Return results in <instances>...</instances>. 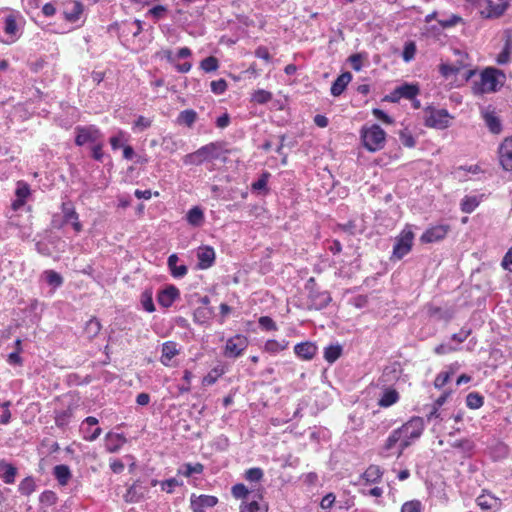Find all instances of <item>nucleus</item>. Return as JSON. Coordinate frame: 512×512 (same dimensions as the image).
I'll list each match as a JSON object with an SVG mask.
<instances>
[{
    "label": "nucleus",
    "mask_w": 512,
    "mask_h": 512,
    "mask_svg": "<svg viewBox=\"0 0 512 512\" xmlns=\"http://www.w3.org/2000/svg\"><path fill=\"white\" fill-rule=\"evenodd\" d=\"M179 485H180L179 481L175 478H170V479H167V480L161 482L162 490L167 493H172L174 491V488Z\"/></svg>",
    "instance_id": "63"
},
{
    "label": "nucleus",
    "mask_w": 512,
    "mask_h": 512,
    "mask_svg": "<svg viewBox=\"0 0 512 512\" xmlns=\"http://www.w3.org/2000/svg\"><path fill=\"white\" fill-rule=\"evenodd\" d=\"M98 139V130H80L75 138V143L82 146L86 143H95Z\"/></svg>",
    "instance_id": "32"
},
{
    "label": "nucleus",
    "mask_w": 512,
    "mask_h": 512,
    "mask_svg": "<svg viewBox=\"0 0 512 512\" xmlns=\"http://www.w3.org/2000/svg\"><path fill=\"white\" fill-rule=\"evenodd\" d=\"M449 230L450 226L447 224L432 226L422 234L420 240L422 243H433L440 241L446 237Z\"/></svg>",
    "instance_id": "15"
},
{
    "label": "nucleus",
    "mask_w": 512,
    "mask_h": 512,
    "mask_svg": "<svg viewBox=\"0 0 512 512\" xmlns=\"http://www.w3.org/2000/svg\"><path fill=\"white\" fill-rule=\"evenodd\" d=\"M126 442V439L121 434L107 433L105 436V448L110 453L118 452Z\"/></svg>",
    "instance_id": "25"
},
{
    "label": "nucleus",
    "mask_w": 512,
    "mask_h": 512,
    "mask_svg": "<svg viewBox=\"0 0 512 512\" xmlns=\"http://www.w3.org/2000/svg\"><path fill=\"white\" fill-rule=\"evenodd\" d=\"M361 139L364 147L370 152L384 148L386 142L385 130H361Z\"/></svg>",
    "instance_id": "8"
},
{
    "label": "nucleus",
    "mask_w": 512,
    "mask_h": 512,
    "mask_svg": "<svg viewBox=\"0 0 512 512\" xmlns=\"http://www.w3.org/2000/svg\"><path fill=\"white\" fill-rule=\"evenodd\" d=\"M381 476L382 472L380 470V467L376 465H370L362 475L363 479H365V481L369 483L377 482L381 478Z\"/></svg>",
    "instance_id": "42"
},
{
    "label": "nucleus",
    "mask_w": 512,
    "mask_h": 512,
    "mask_svg": "<svg viewBox=\"0 0 512 512\" xmlns=\"http://www.w3.org/2000/svg\"><path fill=\"white\" fill-rule=\"evenodd\" d=\"M218 503V498L212 495H191L190 507L193 512H206L207 508H212Z\"/></svg>",
    "instance_id": "13"
},
{
    "label": "nucleus",
    "mask_w": 512,
    "mask_h": 512,
    "mask_svg": "<svg viewBox=\"0 0 512 512\" xmlns=\"http://www.w3.org/2000/svg\"><path fill=\"white\" fill-rule=\"evenodd\" d=\"M227 89V83L224 79H219L211 82V90L215 94H223Z\"/></svg>",
    "instance_id": "60"
},
{
    "label": "nucleus",
    "mask_w": 512,
    "mask_h": 512,
    "mask_svg": "<svg viewBox=\"0 0 512 512\" xmlns=\"http://www.w3.org/2000/svg\"><path fill=\"white\" fill-rule=\"evenodd\" d=\"M263 476V470L259 467L250 468L245 472V479L250 482H259Z\"/></svg>",
    "instance_id": "49"
},
{
    "label": "nucleus",
    "mask_w": 512,
    "mask_h": 512,
    "mask_svg": "<svg viewBox=\"0 0 512 512\" xmlns=\"http://www.w3.org/2000/svg\"><path fill=\"white\" fill-rule=\"evenodd\" d=\"M505 81V74L496 68L488 67L480 73L478 81L473 83L475 94L492 93L499 90Z\"/></svg>",
    "instance_id": "1"
},
{
    "label": "nucleus",
    "mask_w": 512,
    "mask_h": 512,
    "mask_svg": "<svg viewBox=\"0 0 512 512\" xmlns=\"http://www.w3.org/2000/svg\"><path fill=\"white\" fill-rule=\"evenodd\" d=\"M271 174L267 171L263 172L261 176L252 183L251 189L253 192L259 194H266L268 192L267 184Z\"/></svg>",
    "instance_id": "36"
},
{
    "label": "nucleus",
    "mask_w": 512,
    "mask_h": 512,
    "mask_svg": "<svg viewBox=\"0 0 512 512\" xmlns=\"http://www.w3.org/2000/svg\"><path fill=\"white\" fill-rule=\"evenodd\" d=\"M455 55L461 56V63L455 64V63H442L439 66V71L442 74L443 77L449 78L452 75H458L463 71L465 68H467L470 64L468 61V55L464 52H461L459 50H455Z\"/></svg>",
    "instance_id": "11"
},
{
    "label": "nucleus",
    "mask_w": 512,
    "mask_h": 512,
    "mask_svg": "<svg viewBox=\"0 0 512 512\" xmlns=\"http://www.w3.org/2000/svg\"><path fill=\"white\" fill-rule=\"evenodd\" d=\"M0 472V478L5 484H13L15 482L18 471L13 464L0 460Z\"/></svg>",
    "instance_id": "26"
},
{
    "label": "nucleus",
    "mask_w": 512,
    "mask_h": 512,
    "mask_svg": "<svg viewBox=\"0 0 512 512\" xmlns=\"http://www.w3.org/2000/svg\"><path fill=\"white\" fill-rule=\"evenodd\" d=\"M249 493L250 492H249L248 488L242 483L235 484L231 488V494L236 499H243V498L247 497L249 495Z\"/></svg>",
    "instance_id": "53"
},
{
    "label": "nucleus",
    "mask_w": 512,
    "mask_h": 512,
    "mask_svg": "<svg viewBox=\"0 0 512 512\" xmlns=\"http://www.w3.org/2000/svg\"><path fill=\"white\" fill-rule=\"evenodd\" d=\"M419 86L417 84L404 83L394 89V91L387 96L391 102H398L401 98L412 100L419 94Z\"/></svg>",
    "instance_id": "12"
},
{
    "label": "nucleus",
    "mask_w": 512,
    "mask_h": 512,
    "mask_svg": "<svg viewBox=\"0 0 512 512\" xmlns=\"http://www.w3.org/2000/svg\"><path fill=\"white\" fill-rule=\"evenodd\" d=\"M248 344L246 336L237 334L226 341L224 355L228 358H237L246 350Z\"/></svg>",
    "instance_id": "9"
},
{
    "label": "nucleus",
    "mask_w": 512,
    "mask_h": 512,
    "mask_svg": "<svg viewBox=\"0 0 512 512\" xmlns=\"http://www.w3.org/2000/svg\"><path fill=\"white\" fill-rule=\"evenodd\" d=\"M204 219L203 210L198 206H194L186 214L187 222L193 227H200Z\"/></svg>",
    "instance_id": "30"
},
{
    "label": "nucleus",
    "mask_w": 512,
    "mask_h": 512,
    "mask_svg": "<svg viewBox=\"0 0 512 512\" xmlns=\"http://www.w3.org/2000/svg\"><path fill=\"white\" fill-rule=\"evenodd\" d=\"M23 18L19 12H10L4 17V32L7 43L15 42L21 35Z\"/></svg>",
    "instance_id": "6"
},
{
    "label": "nucleus",
    "mask_w": 512,
    "mask_h": 512,
    "mask_svg": "<svg viewBox=\"0 0 512 512\" xmlns=\"http://www.w3.org/2000/svg\"><path fill=\"white\" fill-rule=\"evenodd\" d=\"M351 80L352 75L350 72H344L339 75L331 86V94L333 96L341 95Z\"/></svg>",
    "instance_id": "27"
},
{
    "label": "nucleus",
    "mask_w": 512,
    "mask_h": 512,
    "mask_svg": "<svg viewBox=\"0 0 512 512\" xmlns=\"http://www.w3.org/2000/svg\"><path fill=\"white\" fill-rule=\"evenodd\" d=\"M399 393L392 388H385L378 400V405L383 408L392 406L399 401Z\"/></svg>",
    "instance_id": "29"
},
{
    "label": "nucleus",
    "mask_w": 512,
    "mask_h": 512,
    "mask_svg": "<svg viewBox=\"0 0 512 512\" xmlns=\"http://www.w3.org/2000/svg\"><path fill=\"white\" fill-rule=\"evenodd\" d=\"M179 296V289L174 285H169L158 293L157 300L162 307L168 308Z\"/></svg>",
    "instance_id": "21"
},
{
    "label": "nucleus",
    "mask_w": 512,
    "mask_h": 512,
    "mask_svg": "<svg viewBox=\"0 0 512 512\" xmlns=\"http://www.w3.org/2000/svg\"><path fill=\"white\" fill-rule=\"evenodd\" d=\"M424 428V420L421 417H412L401 427L397 428L402 439L400 449L397 451L398 457L402 455L403 451L408 448L413 441L420 438Z\"/></svg>",
    "instance_id": "3"
},
{
    "label": "nucleus",
    "mask_w": 512,
    "mask_h": 512,
    "mask_svg": "<svg viewBox=\"0 0 512 512\" xmlns=\"http://www.w3.org/2000/svg\"><path fill=\"white\" fill-rule=\"evenodd\" d=\"M511 54H512V39L510 37H508L505 41L503 50L497 56V59H496L497 63L500 65L509 63L511 61Z\"/></svg>",
    "instance_id": "38"
},
{
    "label": "nucleus",
    "mask_w": 512,
    "mask_h": 512,
    "mask_svg": "<svg viewBox=\"0 0 512 512\" xmlns=\"http://www.w3.org/2000/svg\"><path fill=\"white\" fill-rule=\"evenodd\" d=\"M196 119V113L193 110L182 111L178 116V124L191 126Z\"/></svg>",
    "instance_id": "48"
},
{
    "label": "nucleus",
    "mask_w": 512,
    "mask_h": 512,
    "mask_svg": "<svg viewBox=\"0 0 512 512\" xmlns=\"http://www.w3.org/2000/svg\"><path fill=\"white\" fill-rule=\"evenodd\" d=\"M127 139L123 133H119L116 136L110 138V144L113 150H117L119 148H123L126 144Z\"/></svg>",
    "instance_id": "58"
},
{
    "label": "nucleus",
    "mask_w": 512,
    "mask_h": 512,
    "mask_svg": "<svg viewBox=\"0 0 512 512\" xmlns=\"http://www.w3.org/2000/svg\"><path fill=\"white\" fill-rule=\"evenodd\" d=\"M501 265L505 270L512 272V247L504 255Z\"/></svg>",
    "instance_id": "64"
},
{
    "label": "nucleus",
    "mask_w": 512,
    "mask_h": 512,
    "mask_svg": "<svg viewBox=\"0 0 512 512\" xmlns=\"http://www.w3.org/2000/svg\"><path fill=\"white\" fill-rule=\"evenodd\" d=\"M141 304L145 311L152 313L155 311V306L153 303L152 291L145 290L141 294Z\"/></svg>",
    "instance_id": "47"
},
{
    "label": "nucleus",
    "mask_w": 512,
    "mask_h": 512,
    "mask_svg": "<svg viewBox=\"0 0 512 512\" xmlns=\"http://www.w3.org/2000/svg\"><path fill=\"white\" fill-rule=\"evenodd\" d=\"M57 495L54 491L51 490H45L42 492L39 496V502L42 506L49 507L57 502Z\"/></svg>",
    "instance_id": "46"
},
{
    "label": "nucleus",
    "mask_w": 512,
    "mask_h": 512,
    "mask_svg": "<svg viewBox=\"0 0 512 512\" xmlns=\"http://www.w3.org/2000/svg\"><path fill=\"white\" fill-rule=\"evenodd\" d=\"M178 260L179 258L177 254H171L167 260V265L169 267L170 273L174 278H182L188 272V268L186 265H177Z\"/></svg>",
    "instance_id": "28"
},
{
    "label": "nucleus",
    "mask_w": 512,
    "mask_h": 512,
    "mask_svg": "<svg viewBox=\"0 0 512 512\" xmlns=\"http://www.w3.org/2000/svg\"><path fill=\"white\" fill-rule=\"evenodd\" d=\"M402 439L397 429L393 430L391 434L388 436L387 440L385 441V444L383 446V453L387 452V454H384L385 456H388V452L394 450V449H400Z\"/></svg>",
    "instance_id": "31"
},
{
    "label": "nucleus",
    "mask_w": 512,
    "mask_h": 512,
    "mask_svg": "<svg viewBox=\"0 0 512 512\" xmlns=\"http://www.w3.org/2000/svg\"><path fill=\"white\" fill-rule=\"evenodd\" d=\"M271 99H272V94L263 89H259L252 94V100L258 104L267 103Z\"/></svg>",
    "instance_id": "52"
},
{
    "label": "nucleus",
    "mask_w": 512,
    "mask_h": 512,
    "mask_svg": "<svg viewBox=\"0 0 512 512\" xmlns=\"http://www.w3.org/2000/svg\"><path fill=\"white\" fill-rule=\"evenodd\" d=\"M309 308L321 310L326 308L331 302L332 298L328 291H320L318 288L310 290L308 293Z\"/></svg>",
    "instance_id": "14"
},
{
    "label": "nucleus",
    "mask_w": 512,
    "mask_h": 512,
    "mask_svg": "<svg viewBox=\"0 0 512 512\" xmlns=\"http://www.w3.org/2000/svg\"><path fill=\"white\" fill-rule=\"evenodd\" d=\"M101 328L102 326L100 321L97 318L93 317L89 321H87L84 331L88 338L93 339L100 333Z\"/></svg>",
    "instance_id": "41"
},
{
    "label": "nucleus",
    "mask_w": 512,
    "mask_h": 512,
    "mask_svg": "<svg viewBox=\"0 0 512 512\" xmlns=\"http://www.w3.org/2000/svg\"><path fill=\"white\" fill-rule=\"evenodd\" d=\"M483 118L485 120L486 125L488 128H499L500 127V120L496 116L494 111H484L483 112Z\"/></svg>",
    "instance_id": "50"
},
{
    "label": "nucleus",
    "mask_w": 512,
    "mask_h": 512,
    "mask_svg": "<svg viewBox=\"0 0 512 512\" xmlns=\"http://www.w3.org/2000/svg\"><path fill=\"white\" fill-rule=\"evenodd\" d=\"M15 193L17 198L25 201L30 194L29 186L26 183L18 182Z\"/></svg>",
    "instance_id": "61"
},
{
    "label": "nucleus",
    "mask_w": 512,
    "mask_h": 512,
    "mask_svg": "<svg viewBox=\"0 0 512 512\" xmlns=\"http://www.w3.org/2000/svg\"><path fill=\"white\" fill-rule=\"evenodd\" d=\"M36 490V483L33 477L28 476L24 478L19 486L18 491L21 495L29 496Z\"/></svg>",
    "instance_id": "40"
},
{
    "label": "nucleus",
    "mask_w": 512,
    "mask_h": 512,
    "mask_svg": "<svg viewBox=\"0 0 512 512\" xmlns=\"http://www.w3.org/2000/svg\"><path fill=\"white\" fill-rule=\"evenodd\" d=\"M44 276L46 282L55 288L60 287L63 284V277L54 270H46L44 272Z\"/></svg>",
    "instance_id": "45"
},
{
    "label": "nucleus",
    "mask_w": 512,
    "mask_h": 512,
    "mask_svg": "<svg viewBox=\"0 0 512 512\" xmlns=\"http://www.w3.org/2000/svg\"><path fill=\"white\" fill-rule=\"evenodd\" d=\"M449 379H450L449 372H441L436 376V378L434 380V386L436 388L440 389L446 385V383L449 381Z\"/></svg>",
    "instance_id": "62"
},
{
    "label": "nucleus",
    "mask_w": 512,
    "mask_h": 512,
    "mask_svg": "<svg viewBox=\"0 0 512 512\" xmlns=\"http://www.w3.org/2000/svg\"><path fill=\"white\" fill-rule=\"evenodd\" d=\"M414 233L410 225H406L395 238L391 260H401L410 253L413 246Z\"/></svg>",
    "instance_id": "5"
},
{
    "label": "nucleus",
    "mask_w": 512,
    "mask_h": 512,
    "mask_svg": "<svg viewBox=\"0 0 512 512\" xmlns=\"http://www.w3.org/2000/svg\"><path fill=\"white\" fill-rule=\"evenodd\" d=\"M342 354V346L339 344L329 345L324 349V359L328 363H334Z\"/></svg>",
    "instance_id": "39"
},
{
    "label": "nucleus",
    "mask_w": 512,
    "mask_h": 512,
    "mask_svg": "<svg viewBox=\"0 0 512 512\" xmlns=\"http://www.w3.org/2000/svg\"><path fill=\"white\" fill-rule=\"evenodd\" d=\"M484 404V397L478 392H471L466 396V405L470 409H479Z\"/></svg>",
    "instance_id": "44"
},
{
    "label": "nucleus",
    "mask_w": 512,
    "mask_h": 512,
    "mask_svg": "<svg viewBox=\"0 0 512 512\" xmlns=\"http://www.w3.org/2000/svg\"><path fill=\"white\" fill-rule=\"evenodd\" d=\"M204 470V466L201 463H186L178 469V474L185 477H191L194 474H201Z\"/></svg>",
    "instance_id": "37"
},
{
    "label": "nucleus",
    "mask_w": 512,
    "mask_h": 512,
    "mask_svg": "<svg viewBox=\"0 0 512 512\" xmlns=\"http://www.w3.org/2000/svg\"><path fill=\"white\" fill-rule=\"evenodd\" d=\"M227 152L224 143L212 142L200 147L195 152L189 153L184 156L183 162L186 165H201L205 162H211L219 159L224 153Z\"/></svg>",
    "instance_id": "2"
},
{
    "label": "nucleus",
    "mask_w": 512,
    "mask_h": 512,
    "mask_svg": "<svg viewBox=\"0 0 512 512\" xmlns=\"http://www.w3.org/2000/svg\"><path fill=\"white\" fill-rule=\"evenodd\" d=\"M97 424L98 419L93 416H89L84 419V421L81 424L80 430L85 440L92 442L101 435L102 429L100 427H97L94 430L91 429L93 426Z\"/></svg>",
    "instance_id": "17"
},
{
    "label": "nucleus",
    "mask_w": 512,
    "mask_h": 512,
    "mask_svg": "<svg viewBox=\"0 0 512 512\" xmlns=\"http://www.w3.org/2000/svg\"><path fill=\"white\" fill-rule=\"evenodd\" d=\"M415 52H416V47H415L414 43L410 42V43L406 44L404 47L403 53H402L403 60L405 62L411 61L415 56Z\"/></svg>",
    "instance_id": "59"
},
{
    "label": "nucleus",
    "mask_w": 512,
    "mask_h": 512,
    "mask_svg": "<svg viewBox=\"0 0 512 512\" xmlns=\"http://www.w3.org/2000/svg\"><path fill=\"white\" fill-rule=\"evenodd\" d=\"M177 346V343L174 341H167L162 344V355L160 361L164 366H169L171 360L179 354L180 351Z\"/></svg>",
    "instance_id": "24"
},
{
    "label": "nucleus",
    "mask_w": 512,
    "mask_h": 512,
    "mask_svg": "<svg viewBox=\"0 0 512 512\" xmlns=\"http://www.w3.org/2000/svg\"><path fill=\"white\" fill-rule=\"evenodd\" d=\"M240 512H266V510L260 507L257 500L253 499L247 504H242L240 506Z\"/></svg>",
    "instance_id": "57"
},
{
    "label": "nucleus",
    "mask_w": 512,
    "mask_h": 512,
    "mask_svg": "<svg viewBox=\"0 0 512 512\" xmlns=\"http://www.w3.org/2000/svg\"><path fill=\"white\" fill-rule=\"evenodd\" d=\"M82 12L83 5L76 0H69L64 4V18L71 23L77 22L80 19Z\"/></svg>",
    "instance_id": "19"
},
{
    "label": "nucleus",
    "mask_w": 512,
    "mask_h": 512,
    "mask_svg": "<svg viewBox=\"0 0 512 512\" xmlns=\"http://www.w3.org/2000/svg\"><path fill=\"white\" fill-rule=\"evenodd\" d=\"M200 66L205 72H212L218 68V60L210 56L202 60Z\"/></svg>",
    "instance_id": "56"
},
{
    "label": "nucleus",
    "mask_w": 512,
    "mask_h": 512,
    "mask_svg": "<svg viewBox=\"0 0 512 512\" xmlns=\"http://www.w3.org/2000/svg\"><path fill=\"white\" fill-rule=\"evenodd\" d=\"M499 159L505 170L512 171V137H507L501 144Z\"/></svg>",
    "instance_id": "18"
},
{
    "label": "nucleus",
    "mask_w": 512,
    "mask_h": 512,
    "mask_svg": "<svg viewBox=\"0 0 512 512\" xmlns=\"http://www.w3.org/2000/svg\"><path fill=\"white\" fill-rule=\"evenodd\" d=\"M424 117L430 128H447L451 125L452 117L445 109L427 108Z\"/></svg>",
    "instance_id": "7"
},
{
    "label": "nucleus",
    "mask_w": 512,
    "mask_h": 512,
    "mask_svg": "<svg viewBox=\"0 0 512 512\" xmlns=\"http://www.w3.org/2000/svg\"><path fill=\"white\" fill-rule=\"evenodd\" d=\"M399 138L405 147L412 148L415 146V138L410 130H399Z\"/></svg>",
    "instance_id": "54"
},
{
    "label": "nucleus",
    "mask_w": 512,
    "mask_h": 512,
    "mask_svg": "<svg viewBox=\"0 0 512 512\" xmlns=\"http://www.w3.org/2000/svg\"><path fill=\"white\" fill-rule=\"evenodd\" d=\"M62 213L65 223H71L76 232H80L82 230V224L79 221L78 213L70 203L62 204Z\"/></svg>",
    "instance_id": "22"
},
{
    "label": "nucleus",
    "mask_w": 512,
    "mask_h": 512,
    "mask_svg": "<svg viewBox=\"0 0 512 512\" xmlns=\"http://www.w3.org/2000/svg\"><path fill=\"white\" fill-rule=\"evenodd\" d=\"M294 352L303 360H311L317 353V346L312 342H302L295 345Z\"/></svg>",
    "instance_id": "23"
},
{
    "label": "nucleus",
    "mask_w": 512,
    "mask_h": 512,
    "mask_svg": "<svg viewBox=\"0 0 512 512\" xmlns=\"http://www.w3.org/2000/svg\"><path fill=\"white\" fill-rule=\"evenodd\" d=\"M53 474L61 485H66L71 478L70 469L64 464L56 465L53 469Z\"/></svg>",
    "instance_id": "35"
},
{
    "label": "nucleus",
    "mask_w": 512,
    "mask_h": 512,
    "mask_svg": "<svg viewBox=\"0 0 512 512\" xmlns=\"http://www.w3.org/2000/svg\"><path fill=\"white\" fill-rule=\"evenodd\" d=\"M149 492V486L142 480L135 481L123 495L125 502L137 503L143 500Z\"/></svg>",
    "instance_id": "10"
},
{
    "label": "nucleus",
    "mask_w": 512,
    "mask_h": 512,
    "mask_svg": "<svg viewBox=\"0 0 512 512\" xmlns=\"http://www.w3.org/2000/svg\"><path fill=\"white\" fill-rule=\"evenodd\" d=\"M198 268L208 269L215 262V251L210 246H202L197 250Z\"/></svg>",
    "instance_id": "20"
},
{
    "label": "nucleus",
    "mask_w": 512,
    "mask_h": 512,
    "mask_svg": "<svg viewBox=\"0 0 512 512\" xmlns=\"http://www.w3.org/2000/svg\"><path fill=\"white\" fill-rule=\"evenodd\" d=\"M477 196H465L461 201V210L464 213H472L479 205Z\"/></svg>",
    "instance_id": "43"
},
{
    "label": "nucleus",
    "mask_w": 512,
    "mask_h": 512,
    "mask_svg": "<svg viewBox=\"0 0 512 512\" xmlns=\"http://www.w3.org/2000/svg\"><path fill=\"white\" fill-rule=\"evenodd\" d=\"M214 311L210 307H198L193 313V319L198 324H207L212 318Z\"/></svg>",
    "instance_id": "33"
},
{
    "label": "nucleus",
    "mask_w": 512,
    "mask_h": 512,
    "mask_svg": "<svg viewBox=\"0 0 512 512\" xmlns=\"http://www.w3.org/2000/svg\"><path fill=\"white\" fill-rule=\"evenodd\" d=\"M484 18H498L504 14L510 0H467Z\"/></svg>",
    "instance_id": "4"
},
{
    "label": "nucleus",
    "mask_w": 512,
    "mask_h": 512,
    "mask_svg": "<svg viewBox=\"0 0 512 512\" xmlns=\"http://www.w3.org/2000/svg\"><path fill=\"white\" fill-rule=\"evenodd\" d=\"M289 346V341L282 339L281 341H277L274 339L267 340L264 345V350L270 354H277L281 351H284Z\"/></svg>",
    "instance_id": "34"
},
{
    "label": "nucleus",
    "mask_w": 512,
    "mask_h": 512,
    "mask_svg": "<svg viewBox=\"0 0 512 512\" xmlns=\"http://www.w3.org/2000/svg\"><path fill=\"white\" fill-rule=\"evenodd\" d=\"M422 510L423 505L421 501L415 499L405 502L402 505L400 512H422Z\"/></svg>",
    "instance_id": "51"
},
{
    "label": "nucleus",
    "mask_w": 512,
    "mask_h": 512,
    "mask_svg": "<svg viewBox=\"0 0 512 512\" xmlns=\"http://www.w3.org/2000/svg\"><path fill=\"white\" fill-rule=\"evenodd\" d=\"M258 323L262 329L267 331H276L278 329L275 321L269 316H261Z\"/></svg>",
    "instance_id": "55"
},
{
    "label": "nucleus",
    "mask_w": 512,
    "mask_h": 512,
    "mask_svg": "<svg viewBox=\"0 0 512 512\" xmlns=\"http://www.w3.org/2000/svg\"><path fill=\"white\" fill-rule=\"evenodd\" d=\"M476 503L483 511H496L501 507V500L486 490L477 497Z\"/></svg>",
    "instance_id": "16"
}]
</instances>
